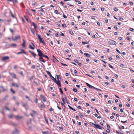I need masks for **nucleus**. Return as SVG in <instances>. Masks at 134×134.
<instances>
[{
    "label": "nucleus",
    "instance_id": "a878e982",
    "mask_svg": "<svg viewBox=\"0 0 134 134\" xmlns=\"http://www.w3.org/2000/svg\"><path fill=\"white\" fill-rule=\"evenodd\" d=\"M29 48L32 49H34V48L32 47L31 45H29Z\"/></svg>",
    "mask_w": 134,
    "mask_h": 134
},
{
    "label": "nucleus",
    "instance_id": "6e6552de",
    "mask_svg": "<svg viewBox=\"0 0 134 134\" xmlns=\"http://www.w3.org/2000/svg\"><path fill=\"white\" fill-rule=\"evenodd\" d=\"M40 57L39 58V60L40 62H42L43 63H45V61H44V59H43V57Z\"/></svg>",
    "mask_w": 134,
    "mask_h": 134
},
{
    "label": "nucleus",
    "instance_id": "ddd939ff",
    "mask_svg": "<svg viewBox=\"0 0 134 134\" xmlns=\"http://www.w3.org/2000/svg\"><path fill=\"white\" fill-rule=\"evenodd\" d=\"M84 55L85 56L87 57H90L91 56L90 54L88 53H85Z\"/></svg>",
    "mask_w": 134,
    "mask_h": 134
},
{
    "label": "nucleus",
    "instance_id": "2f4dec72",
    "mask_svg": "<svg viewBox=\"0 0 134 134\" xmlns=\"http://www.w3.org/2000/svg\"><path fill=\"white\" fill-rule=\"evenodd\" d=\"M22 104L23 107H24V108L26 107L27 106V105L26 104H25L23 103H22Z\"/></svg>",
    "mask_w": 134,
    "mask_h": 134
},
{
    "label": "nucleus",
    "instance_id": "3c124183",
    "mask_svg": "<svg viewBox=\"0 0 134 134\" xmlns=\"http://www.w3.org/2000/svg\"><path fill=\"white\" fill-rule=\"evenodd\" d=\"M94 89H96V90H97L98 91V90H100V91H101V90L100 89H98V88H95L94 87Z\"/></svg>",
    "mask_w": 134,
    "mask_h": 134
},
{
    "label": "nucleus",
    "instance_id": "0e129e2a",
    "mask_svg": "<svg viewBox=\"0 0 134 134\" xmlns=\"http://www.w3.org/2000/svg\"><path fill=\"white\" fill-rule=\"evenodd\" d=\"M36 64L37 65L36 66L37 67L39 68L40 66V65L38 63H37Z\"/></svg>",
    "mask_w": 134,
    "mask_h": 134
},
{
    "label": "nucleus",
    "instance_id": "79ce46f5",
    "mask_svg": "<svg viewBox=\"0 0 134 134\" xmlns=\"http://www.w3.org/2000/svg\"><path fill=\"white\" fill-rule=\"evenodd\" d=\"M108 65H109V66L110 67V68H112V69H114V67H113V66H112L110 64H108Z\"/></svg>",
    "mask_w": 134,
    "mask_h": 134
},
{
    "label": "nucleus",
    "instance_id": "393cba45",
    "mask_svg": "<svg viewBox=\"0 0 134 134\" xmlns=\"http://www.w3.org/2000/svg\"><path fill=\"white\" fill-rule=\"evenodd\" d=\"M16 118L17 119H21L22 118V116H19L18 115H17L16 116Z\"/></svg>",
    "mask_w": 134,
    "mask_h": 134
},
{
    "label": "nucleus",
    "instance_id": "c85d7f7f",
    "mask_svg": "<svg viewBox=\"0 0 134 134\" xmlns=\"http://www.w3.org/2000/svg\"><path fill=\"white\" fill-rule=\"evenodd\" d=\"M62 26L64 28L66 27V25L65 24H63L62 25Z\"/></svg>",
    "mask_w": 134,
    "mask_h": 134
},
{
    "label": "nucleus",
    "instance_id": "e2e57ef3",
    "mask_svg": "<svg viewBox=\"0 0 134 134\" xmlns=\"http://www.w3.org/2000/svg\"><path fill=\"white\" fill-rule=\"evenodd\" d=\"M107 132L108 133H109L110 132V131L108 129L106 130Z\"/></svg>",
    "mask_w": 134,
    "mask_h": 134
},
{
    "label": "nucleus",
    "instance_id": "09e8293b",
    "mask_svg": "<svg viewBox=\"0 0 134 134\" xmlns=\"http://www.w3.org/2000/svg\"><path fill=\"white\" fill-rule=\"evenodd\" d=\"M60 103L62 107H64L65 108V105L63 104V103H62L61 102Z\"/></svg>",
    "mask_w": 134,
    "mask_h": 134
},
{
    "label": "nucleus",
    "instance_id": "69168bd1",
    "mask_svg": "<svg viewBox=\"0 0 134 134\" xmlns=\"http://www.w3.org/2000/svg\"><path fill=\"white\" fill-rule=\"evenodd\" d=\"M126 105L127 107H130V105L129 104H127Z\"/></svg>",
    "mask_w": 134,
    "mask_h": 134
},
{
    "label": "nucleus",
    "instance_id": "1a4fd4ad",
    "mask_svg": "<svg viewBox=\"0 0 134 134\" xmlns=\"http://www.w3.org/2000/svg\"><path fill=\"white\" fill-rule=\"evenodd\" d=\"M19 131H18V130L16 129H15L14 131H13L12 132V134H15V133L16 134H18L19 133Z\"/></svg>",
    "mask_w": 134,
    "mask_h": 134
},
{
    "label": "nucleus",
    "instance_id": "4be33fe9",
    "mask_svg": "<svg viewBox=\"0 0 134 134\" xmlns=\"http://www.w3.org/2000/svg\"><path fill=\"white\" fill-rule=\"evenodd\" d=\"M10 14L11 15V16L13 18H15V17L14 16V15L12 13V12L10 10Z\"/></svg>",
    "mask_w": 134,
    "mask_h": 134
},
{
    "label": "nucleus",
    "instance_id": "f8f14e48",
    "mask_svg": "<svg viewBox=\"0 0 134 134\" xmlns=\"http://www.w3.org/2000/svg\"><path fill=\"white\" fill-rule=\"evenodd\" d=\"M40 97L43 99V101L44 102H45L46 101V98L43 96L42 95H41Z\"/></svg>",
    "mask_w": 134,
    "mask_h": 134
},
{
    "label": "nucleus",
    "instance_id": "9d476101",
    "mask_svg": "<svg viewBox=\"0 0 134 134\" xmlns=\"http://www.w3.org/2000/svg\"><path fill=\"white\" fill-rule=\"evenodd\" d=\"M86 84L87 86L88 87L90 88H94V87L90 85L88 83H86Z\"/></svg>",
    "mask_w": 134,
    "mask_h": 134
},
{
    "label": "nucleus",
    "instance_id": "0eeeda50",
    "mask_svg": "<svg viewBox=\"0 0 134 134\" xmlns=\"http://www.w3.org/2000/svg\"><path fill=\"white\" fill-rule=\"evenodd\" d=\"M9 59V57L8 56L4 57H2V60L4 61L6 60H8Z\"/></svg>",
    "mask_w": 134,
    "mask_h": 134
},
{
    "label": "nucleus",
    "instance_id": "dca6fc26",
    "mask_svg": "<svg viewBox=\"0 0 134 134\" xmlns=\"http://www.w3.org/2000/svg\"><path fill=\"white\" fill-rule=\"evenodd\" d=\"M0 88H2L3 91H6L7 90V88H4V87L2 86H0Z\"/></svg>",
    "mask_w": 134,
    "mask_h": 134
},
{
    "label": "nucleus",
    "instance_id": "9b49d317",
    "mask_svg": "<svg viewBox=\"0 0 134 134\" xmlns=\"http://www.w3.org/2000/svg\"><path fill=\"white\" fill-rule=\"evenodd\" d=\"M95 127L96 128H98L99 129H102V128L98 124H96L95 125Z\"/></svg>",
    "mask_w": 134,
    "mask_h": 134
},
{
    "label": "nucleus",
    "instance_id": "a211bd4d",
    "mask_svg": "<svg viewBox=\"0 0 134 134\" xmlns=\"http://www.w3.org/2000/svg\"><path fill=\"white\" fill-rule=\"evenodd\" d=\"M46 72L47 74L49 75V76H50V77H51L52 76V75L51 74V73L49 71L47 70L46 71Z\"/></svg>",
    "mask_w": 134,
    "mask_h": 134
},
{
    "label": "nucleus",
    "instance_id": "6e6d98bb",
    "mask_svg": "<svg viewBox=\"0 0 134 134\" xmlns=\"http://www.w3.org/2000/svg\"><path fill=\"white\" fill-rule=\"evenodd\" d=\"M130 30L131 31H132V32H133V30H134V29H133L132 28H131L130 29Z\"/></svg>",
    "mask_w": 134,
    "mask_h": 134
},
{
    "label": "nucleus",
    "instance_id": "5fc2aeb1",
    "mask_svg": "<svg viewBox=\"0 0 134 134\" xmlns=\"http://www.w3.org/2000/svg\"><path fill=\"white\" fill-rule=\"evenodd\" d=\"M60 35L61 36H64V35L62 32H61V34Z\"/></svg>",
    "mask_w": 134,
    "mask_h": 134
},
{
    "label": "nucleus",
    "instance_id": "37998d69",
    "mask_svg": "<svg viewBox=\"0 0 134 134\" xmlns=\"http://www.w3.org/2000/svg\"><path fill=\"white\" fill-rule=\"evenodd\" d=\"M24 17L25 18L26 20V21L28 22V23H29V22L28 21V20L27 18H26V16H24Z\"/></svg>",
    "mask_w": 134,
    "mask_h": 134
},
{
    "label": "nucleus",
    "instance_id": "aec40b11",
    "mask_svg": "<svg viewBox=\"0 0 134 134\" xmlns=\"http://www.w3.org/2000/svg\"><path fill=\"white\" fill-rule=\"evenodd\" d=\"M23 43L22 44V46H23V47H25V40H24L23 39Z\"/></svg>",
    "mask_w": 134,
    "mask_h": 134
},
{
    "label": "nucleus",
    "instance_id": "13d9d810",
    "mask_svg": "<svg viewBox=\"0 0 134 134\" xmlns=\"http://www.w3.org/2000/svg\"><path fill=\"white\" fill-rule=\"evenodd\" d=\"M5 108L7 110H9V111L10 110L9 109V108H7L6 106L5 107Z\"/></svg>",
    "mask_w": 134,
    "mask_h": 134
},
{
    "label": "nucleus",
    "instance_id": "a19ab883",
    "mask_svg": "<svg viewBox=\"0 0 134 134\" xmlns=\"http://www.w3.org/2000/svg\"><path fill=\"white\" fill-rule=\"evenodd\" d=\"M69 32L71 35H74V33L72 30L70 31Z\"/></svg>",
    "mask_w": 134,
    "mask_h": 134
},
{
    "label": "nucleus",
    "instance_id": "39448f33",
    "mask_svg": "<svg viewBox=\"0 0 134 134\" xmlns=\"http://www.w3.org/2000/svg\"><path fill=\"white\" fill-rule=\"evenodd\" d=\"M54 82L58 85L59 87L61 86V85L59 80H58V81H57L56 80V81H55Z\"/></svg>",
    "mask_w": 134,
    "mask_h": 134
},
{
    "label": "nucleus",
    "instance_id": "412c9836",
    "mask_svg": "<svg viewBox=\"0 0 134 134\" xmlns=\"http://www.w3.org/2000/svg\"><path fill=\"white\" fill-rule=\"evenodd\" d=\"M30 29V30H31V32H32L33 34L34 35H35V31H34L33 30V29L32 28H31Z\"/></svg>",
    "mask_w": 134,
    "mask_h": 134
},
{
    "label": "nucleus",
    "instance_id": "473e14b6",
    "mask_svg": "<svg viewBox=\"0 0 134 134\" xmlns=\"http://www.w3.org/2000/svg\"><path fill=\"white\" fill-rule=\"evenodd\" d=\"M82 44H88L89 43V42H82Z\"/></svg>",
    "mask_w": 134,
    "mask_h": 134
},
{
    "label": "nucleus",
    "instance_id": "680f3d73",
    "mask_svg": "<svg viewBox=\"0 0 134 134\" xmlns=\"http://www.w3.org/2000/svg\"><path fill=\"white\" fill-rule=\"evenodd\" d=\"M105 22L107 23L108 22V20L107 19H105Z\"/></svg>",
    "mask_w": 134,
    "mask_h": 134
},
{
    "label": "nucleus",
    "instance_id": "774afa93",
    "mask_svg": "<svg viewBox=\"0 0 134 134\" xmlns=\"http://www.w3.org/2000/svg\"><path fill=\"white\" fill-rule=\"evenodd\" d=\"M41 107L42 108H43L44 107V106L43 104H41Z\"/></svg>",
    "mask_w": 134,
    "mask_h": 134
},
{
    "label": "nucleus",
    "instance_id": "864d4df0",
    "mask_svg": "<svg viewBox=\"0 0 134 134\" xmlns=\"http://www.w3.org/2000/svg\"><path fill=\"white\" fill-rule=\"evenodd\" d=\"M127 122V120H126V121H121V123H125L126 122Z\"/></svg>",
    "mask_w": 134,
    "mask_h": 134
},
{
    "label": "nucleus",
    "instance_id": "b1692460",
    "mask_svg": "<svg viewBox=\"0 0 134 134\" xmlns=\"http://www.w3.org/2000/svg\"><path fill=\"white\" fill-rule=\"evenodd\" d=\"M79 113H78V114L80 116V117L81 118H82L83 116V115L81 114V113L79 112Z\"/></svg>",
    "mask_w": 134,
    "mask_h": 134
},
{
    "label": "nucleus",
    "instance_id": "5701e85b",
    "mask_svg": "<svg viewBox=\"0 0 134 134\" xmlns=\"http://www.w3.org/2000/svg\"><path fill=\"white\" fill-rule=\"evenodd\" d=\"M68 107H69V108L71 109L72 110H73V111H75V110L73 108H72L71 107V106H70L69 105H68Z\"/></svg>",
    "mask_w": 134,
    "mask_h": 134
},
{
    "label": "nucleus",
    "instance_id": "603ef678",
    "mask_svg": "<svg viewBox=\"0 0 134 134\" xmlns=\"http://www.w3.org/2000/svg\"><path fill=\"white\" fill-rule=\"evenodd\" d=\"M63 17L65 18L66 19L67 18V16L66 15H65L64 14H63Z\"/></svg>",
    "mask_w": 134,
    "mask_h": 134
},
{
    "label": "nucleus",
    "instance_id": "423d86ee",
    "mask_svg": "<svg viewBox=\"0 0 134 134\" xmlns=\"http://www.w3.org/2000/svg\"><path fill=\"white\" fill-rule=\"evenodd\" d=\"M26 54V52H25V51H24V50L23 49H21V52L18 53H17V54L18 55V54Z\"/></svg>",
    "mask_w": 134,
    "mask_h": 134
},
{
    "label": "nucleus",
    "instance_id": "49530a36",
    "mask_svg": "<svg viewBox=\"0 0 134 134\" xmlns=\"http://www.w3.org/2000/svg\"><path fill=\"white\" fill-rule=\"evenodd\" d=\"M90 124L91 125H92H92H94V126H93V127H95V125L96 124H94L93 123H92V122H90Z\"/></svg>",
    "mask_w": 134,
    "mask_h": 134
},
{
    "label": "nucleus",
    "instance_id": "cd10ccee",
    "mask_svg": "<svg viewBox=\"0 0 134 134\" xmlns=\"http://www.w3.org/2000/svg\"><path fill=\"white\" fill-rule=\"evenodd\" d=\"M60 79V77L59 75H58L57 76V80L58 81V80H59V79Z\"/></svg>",
    "mask_w": 134,
    "mask_h": 134
},
{
    "label": "nucleus",
    "instance_id": "c9c22d12",
    "mask_svg": "<svg viewBox=\"0 0 134 134\" xmlns=\"http://www.w3.org/2000/svg\"><path fill=\"white\" fill-rule=\"evenodd\" d=\"M54 12L56 14H59V13L58 12V11L57 10H54Z\"/></svg>",
    "mask_w": 134,
    "mask_h": 134
},
{
    "label": "nucleus",
    "instance_id": "4468645a",
    "mask_svg": "<svg viewBox=\"0 0 134 134\" xmlns=\"http://www.w3.org/2000/svg\"><path fill=\"white\" fill-rule=\"evenodd\" d=\"M12 85L13 86L15 87H19L18 85L16 83H12Z\"/></svg>",
    "mask_w": 134,
    "mask_h": 134
},
{
    "label": "nucleus",
    "instance_id": "f03ea898",
    "mask_svg": "<svg viewBox=\"0 0 134 134\" xmlns=\"http://www.w3.org/2000/svg\"><path fill=\"white\" fill-rule=\"evenodd\" d=\"M109 43L111 45H115L116 44V42L114 41L110 40L109 41Z\"/></svg>",
    "mask_w": 134,
    "mask_h": 134
},
{
    "label": "nucleus",
    "instance_id": "2eb2a0df",
    "mask_svg": "<svg viewBox=\"0 0 134 134\" xmlns=\"http://www.w3.org/2000/svg\"><path fill=\"white\" fill-rule=\"evenodd\" d=\"M32 24H33V26H34V28L36 29H37L38 27V26L37 25H36L35 23L34 22H33L32 23Z\"/></svg>",
    "mask_w": 134,
    "mask_h": 134
},
{
    "label": "nucleus",
    "instance_id": "bb28decb",
    "mask_svg": "<svg viewBox=\"0 0 134 134\" xmlns=\"http://www.w3.org/2000/svg\"><path fill=\"white\" fill-rule=\"evenodd\" d=\"M10 91L13 94H15V91H14L12 88L10 89Z\"/></svg>",
    "mask_w": 134,
    "mask_h": 134
},
{
    "label": "nucleus",
    "instance_id": "f704fd0d",
    "mask_svg": "<svg viewBox=\"0 0 134 134\" xmlns=\"http://www.w3.org/2000/svg\"><path fill=\"white\" fill-rule=\"evenodd\" d=\"M74 72L75 75V76L77 75V71L76 70H75L74 71Z\"/></svg>",
    "mask_w": 134,
    "mask_h": 134
},
{
    "label": "nucleus",
    "instance_id": "f257e3e1",
    "mask_svg": "<svg viewBox=\"0 0 134 134\" xmlns=\"http://www.w3.org/2000/svg\"><path fill=\"white\" fill-rule=\"evenodd\" d=\"M36 35L38 38L39 39L40 42L41 43H42L43 45H45V43L44 42L43 38H41L40 35L37 34H36Z\"/></svg>",
    "mask_w": 134,
    "mask_h": 134
},
{
    "label": "nucleus",
    "instance_id": "58836bf2",
    "mask_svg": "<svg viewBox=\"0 0 134 134\" xmlns=\"http://www.w3.org/2000/svg\"><path fill=\"white\" fill-rule=\"evenodd\" d=\"M114 10L115 12H117L118 11V9L116 8H114Z\"/></svg>",
    "mask_w": 134,
    "mask_h": 134
},
{
    "label": "nucleus",
    "instance_id": "8fccbe9b",
    "mask_svg": "<svg viewBox=\"0 0 134 134\" xmlns=\"http://www.w3.org/2000/svg\"><path fill=\"white\" fill-rule=\"evenodd\" d=\"M8 117L10 118H11L12 117V116L11 114H10V115H9L8 116Z\"/></svg>",
    "mask_w": 134,
    "mask_h": 134
},
{
    "label": "nucleus",
    "instance_id": "e433bc0d",
    "mask_svg": "<svg viewBox=\"0 0 134 134\" xmlns=\"http://www.w3.org/2000/svg\"><path fill=\"white\" fill-rule=\"evenodd\" d=\"M8 96L6 95L5 96V97H4V98L3 99V100H4L6 99V98H7L8 97Z\"/></svg>",
    "mask_w": 134,
    "mask_h": 134
},
{
    "label": "nucleus",
    "instance_id": "72a5a7b5",
    "mask_svg": "<svg viewBox=\"0 0 134 134\" xmlns=\"http://www.w3.org/2000/svg\"><path fill=\"white\" fill-rule=\"evenodd\" d=\"M31 54H32V55L34 57V58H36V55L34 53H33V52Z\"/></svg>",
    "mask_w": 134,
    "mask_h": 134
},
{
    "label": "nucleus",
    "instance_id": "338daca9",
    "mask_svg": "<svg viewBox=\"0 0 134 134\" xmlns=\"http://www.w3.org/2000/svg\"><path fill=\"white\" fill-rule=\"evenodd\" d=\"M17 68V66L16 65H14V69H16Z\"/></svg>",
    "mask_w": 134,
    "mask_h": 134
},
{
    "label": "nucleus",
    "instance_id": "052dcab7",
    "mask_svg": "<svg viewBox=\"0 0 134 134\" xmlns=\"http://www.w3.org/2000/svg\"><path fill=\"white\" fill-rule=\"evenodd\" d=\"M59 128L61 129L62 131H63V127L61 126L60 127H59Z\"/></svg>",
    "mask_w": 134,
    "mask_h": 134
},
{
    "label": "nucleus",
    "instance_id": "7c9ffc66",
    "mask_svg": "<svg viewBox=\"0 0 134 134\" xmlns=\"http://www.w3.org/2000/svg\"><path fill=\"white\" fill-rule=\"evenodd\" d=\"M10 45L12 47H14L16 46V45L15 44H12Z\"/></svg>",
    "mask_w": 134,
    "mask_h": 134
},
{
    "label": "nucleus",
    "instance_id": "c03bdc74",
    "mask_svg": "<svg viewBox=\"0 0 134 134\" xmlns=\"http://www.w3.org/2000/svg\"><path fill=\"white\" fill-rule=\"evenodd\" d=\"M72 90L74 92H76L77 91V89L76 88H73V89H72Z\"/></svg>",
    "mask_w": 134,
    "mask_h": 134
},
{
    "label": "nucleus",
    "instance_id": "7ed1b4c3",
    "mask_svg": "<svg viewBox=\"0 0 134 134\" xmlns=\"http://www.w3.org/2000/svg\"><path fill=\"white\" fill-rule=\"evenodd\" d=\"M37 51L38 53V55L39 57H43L44 55L42 53V51L41 50L38 49H37Z\"/></svg>",
    "mask_w": 134,
    "mask_h": 134
},
{
    "label": "nucleus",
    "instance_id": "de8ad7c7",
    "mask_svg": "<svg viewBox=\"0 0 134 134\" xmlns=\"http://www.w3.org/2000/svg\"><path fill=\"white\" fill-rule=\"evenodd\" d=\"M61 99H62V101L65 104V103L64 102V99L63 98H62Z\"/></svg>",
    "mask_w": 134,
    "mask_h": 134
},
{
    "label": "nucleus",
    "instance_id": "bf43d9fd",
    "mask_svg": "<svg viewBox=\"0 0 134 134\" xmlns=\"http://www.w3.org/2000/svg\"><path fill=\"white\" fill-rule=\"evenodd\" d=\"M107 125L108 128L109 129H110V126L108 124H107Z\"/></svg>",
    "mask_w": 134,
    "mask_h": 134
},
{
    "label": "nucleus",
    "instance_id": "c756f323",
    "mask_svg": "<svg viewBox=\"0 0 134 134\" xmlns=\"http://www.w3.org/2000/svg\"><path fill=\"white\" fill-rule=\"evenodd\" d=\"M59 91L62 94H63V91H62V90L61 88H59Z\"/></svg>",
    "mask_w": 134,
    "mask_h": 134
},
{
    "label": "nucleus",
    "instance_id": "ea45409f",
    "mask_svg": "<svg viewBox=\"0 0 134 134\" xmlns=\"http://www.w3.org/2000/svg\"><path fill=\"white\" fill-rule=\"evenodd\" d=\"M20 87L23 90V91H25V88H24V87L22 86H20Z\"/></svg>",
    "mask_w": 134,
    "mask_h": 134
},
{
    "label": "nucleus",
    "instance_id": "20e7f679",
    "mask_svg": "<svg viewBox=\"0 0 134 134\" xmlns=\"http://www.w3.org/2000/svg\"><path fill=\"white\" fill-rule=\"evenodd\" d=\"M20 36H15L14 37H12V40L13 41H15L17 39H20Z\"/></svg>",
    "mask_w": 134,
    "mask_h": 134
},
{
    "label": "nucleus",
    "instance_id": "4c0bfd02",
    "mask_svg": "<svg viewBox=\"0 0 134 134\" xmlns=\"http://www.w3.org/2000/svg\"><path fill=\"white\" fill-rule=\"evenodd\" d=\"M43 57H44L46 58H47L48 60L49 59V58H48V56L46 55H44L43 56Z\"/></svg>",
    "mask_w": 134,
    "mask_h": 134
},
{
    "label": "nucleus",
    "instance_id": "4d7b16f0",
    "mask_svg": "<svg viewBox=\"0 0 134 134\" xmlns=\"http://www.w3.org/2000/svg\"><path fill=\"white\" fill-rule=\"evenodd\" d=\"M68 44L71 47L72 46V44L71 43H69Z\"/></svg>",
    "mask_w": 134,
    "mask_h": 134
},
{
    "label": "nucleus",
    "instance_id": "f3484780",
    "mask_svg": "<svg viewBox=\"0 0 134 134\" xmlns=\"http://www.w3.org/2000/svg\"><path fill=\"white\" fill-rule=\"evenodd\" d=\"M10 74L14 78H16V75L14 73H11Z\"/></svg>",
    "mask_w": 134,
    "mask_h": 134
},
{
    "label": "nucleus",
    "instance_id": "a18cd8bd",
    "mask_svg": "<svg viewBox=\"0 0 134 134\" xmlns=\"http://www.w3.org/2000/svg\"><path fill=\"white\" fill-rule=\"evenodd\" d=\"M116 51L118 53H119L120 54H121V53L120 52V51L118 49V48L116 49Z\"/></svg>",
    "mask_w": 134,
    "mask_h": 134
},
{
    "label": "nucleus",
    "instance_id": "6ab92c4d",
    "mask_svg": "<svg viewBox=\"0 0 134 134\" xmlns=\"http://www.w3.org/2000/svg\"><path fill=\"white\" fill-rule=\"evenodd\" d=\"M50 78L54 82L56 81V79L54 78L52 76L50 77Z\"/></svg>",
    "mask_w": 134,
    "mask_h": 134
}]
</instances>
